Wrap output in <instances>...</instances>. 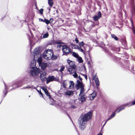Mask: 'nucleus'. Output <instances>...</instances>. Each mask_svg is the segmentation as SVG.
<instances>
[{
	"mask_svg": "<svg viewBox=\"0 0 135 135\" xmlns=\"http://www.w3.org/2000/svg\"><path fill=\"white\" fill-rule=\"evenodd\" d=\"M91 115V113L89 112L81 115L79 120V124L80 128L81 129L83 130L85 128L86 123L90 119Z\"/></svg>",
	"mask_w": 135,
	"mask_h": 135,
	"instance_id": "nucleus-1",
	"label": "nucleus"
},
{
	"mask_svg": "<svg viewBox=\"0 0 135 135\" xmlns=\"http://www.w3.org/2000/svg\"><path fill=\"white\" fill-rule=\"evenodd\" d=\"M34 56L35 59L37 60L39 66L41 67V69L43 70L45 69L48 66L49 64L47 63L46 62L42 63V59L40 53H37L36 55H35Z\"/></svg>",
	"mask_w": 135,
	"mask_h": 135,
	"instance_id": "nucleus-2",
	"label": "nucleus"
},
{
	"mask_svg": "<svg viewBox=\"0 0 135 135\" xmlns=\"http://www.w3.org/2000/svg\"><path fill=\"white\" fill-rule=\"evenodd\" d=\"M78 45L79 46L76 44H72L71 45V47L73 49L78 50L79 51L83 53L84 55H85L86 49L84 46V44L83 41L80 42Z\"/></svg>",
	"mask_w": 135,
	"mask_h": 135,
	"instance_id": "nucleus-3",
	"label": "nucleus"
},
{
	"mask_svg": "<svg viewBox=\"0 0 135 135\" xmlns=\"http://www.w3.org/2000/svg\"><path fill=\"white\" fill-rule=\"evenodd\" d=\"M53 54V51L51 49H48L45 50L43 55V57L47 60H50L52 58Z\"/></svg>",
	"mask_w": 135,
	"mask_h": 135,
	"instance_id": "nucleus-4",
	"label": "nucleus"
},
{
	"mask_svg": "<svg viewBox=\"0 0 135 135\" xmlns=\"http://www.w3.org/2000/svg\"><path fill=\"white\" fill-rule=\"evenodd\" d=\"M40 72L39 69L36 67H32L31 68L30 71V75L33 76H37L38 75Z\"/></svg>",
	"mask_w": 135,
	"mask_h": 135,
	"instance_id": "nucleus-5",
	"label": "nucleus"
},
{
	"mask_svg": "<svg viewBox=\"0 0 135 135\" xmlns=\"http://www.w3.org/2000/svg\"><path fill=\"white\" fill-rule=\"evenodd\" d=\"M37 53H40L39 51L37 50V49H35L33 53V56L34 60H33L31 62L30 65V68H31L32 67H34L36 65V61H37L36 60L34 57V55H36Z\"/></svg>",
	"mask_w": 135,
	"mask_h": 135,
	"instance_id": "nucleus-6",
	"label": "nucleus"
},
{
	"mask_svg": "<svg viewBox=\"0 0 135 135\" xmlns=\"http://www.w3.org/2000/svg\"><path fill=\"white\" fill-rule=\"evenodd\" d=\"M77 86L80 89V95L84 94L85 89L84 88V86L82 82L79 81L78 80H77Z\"/></svg>",
	"mask_w": 135,
	"mask_h": 135,
	"instance_id": "nucleus-7",
	"label": "nucleus"
},
{
	"mask_svg": "<svg viewBox=\"0 0 135 135\" xmlns=\"http://www.w3.org/2000/svg\"><path fill=\"white\" fill-rule=\"evenodd\" d=\"M62 50L63 52L66 54H68L70 52L69 47L66 45L62 46Z\"/></svg>",
	"mask_w": 135,
	"mask_h": 135,
	"instance_id": "nucleus-8",
	"label": "nucleus"
},
{
	"mask_svg": "<svg viewBox=\"0 0 135 135\" xmlns=\"http://www.w3.org/2000/svg\"><path fill=\"white\" fill-rule=\"evenodd\" d=\"M67 62L70 67L75 69L76 67V66L75 65L74 62L71 61L69 60H67Z\"/></svg>",
	"mask_w": 135,
	"mask_h": 135,
	"instance_id": "nucleus-9",
	"label": "nucleus"
},
{
	"mask_svg": "<svg viewBox=\"0 0 135 135\" xmlns=\"http://www.w3.org/2000/svg\"><path fill=\"white\" fill-rule=\"evenodd\" d=\"M46 73L45 72H42L40 74V78L42 81H45L46 79Z\"/></svg>",
	"mask_w": 135,
	"mask_h": 135,
	"instance_id": "nucleus-10",
	"label": "nucleus"
},
{
	"mask_svg": "<svg viewBox=\"0 0 135 135\" xmlns=\"http://www.w3.org/2000/svg\"><path fill=\"white\" fill-rule=\"evenodd\" d=\"M97 95V93L95 91H93V92L90 94L89 96V98L91 100H93Z\"/></svg>",
	"mask_w": 135,
	"mask_h": 135,
	"instance_id": "nucleus-11",
	"label": "nucleus"
},
{
	"mask_svg": "<svg viewBox=\"0 0 135 135\" xmlns=\"http://www.w3.org/2000/svg\"><path fill=\"white\" fill-rule=\"evenodd\" d=\"M80 98L79 100L82 102H84L86 100V96L84 94H79Z\"/></svg>",
	"mask_w": 135,
	"mask_h": 135,
	"instance_id": "nucleus-12",
	"label": "nucleus"
},
{
	"mask_svg": "<svg viewBox=\"0 0 135 135\" xmlns=\"http://www.w3.org/2000/svg\"><path fill=\"white\" fill-rule=\"evenodd\" d=\"M73 91L70 90H67L65 92V95L68 96L73 95Z\"/></svg>",
	"mask_w": 135,
	"mask_h": 135,
	"instance_id": "nucleus-13",
	"label": "nucleus"
},
{
	"mask_svg": "<svg viewBox=\"0 0 135 135\" xmlns=\"http://www.w3.org/2000/svg\"><path fill=\"white\" fill-rule=\"evenodd\" d=\"M54 79L55 78L53 76H49L47 79V83L53 81Z\"/></svg>",
	"mask_w": 135,
	"mask_h": 135,
	"instance_id": "nucleus-14",
	"label": "nucleus"
},
{
	"mask_svg": "<svg viewBox=\"0 0 135 135\" xmlns=\"http://www.w3.org/2000/svg\"><path fill=\"white\" fill-rule=\"evenodd\" d=\"M69 88L70 89H71L73 88L74 85V83L73 81H70L69 82Z\"/></svg>",
	"mask_w": 135,
	"mask_h": 135,
	"instance_id": "nucleus-15",
	"label": "nucleus"
},
{
	"mask_svg": "<svg viewBox=\"0 0 135 135\" xmlns=\"http://www.w3.org/2000/svg\"><path fill=\"white\" fill-rule=\"evenodd\" d=\"M135 105V100L133 102L132 104H130V103H128L125 104L124 105L125 106L128 105V106H132V105Z\"/></svg>",
	"mask_w": 135,
	"mask_h": 135,
	"instance_id": "nucleus-16",
	"label": "nucleus"
},
{
	"mask_svg": "<svg viewBox=\"0 0 135 135\" xmlns=\"http://www.w3.org/2000/svg\"><path fill=\"white\" fill-rule=\"evenodd\" d=\"M48 3L51 7L53 5V3L52 0H48Z\"/></svg>",
	"mask_w": 135,
	"mask_h": 135,
	"instance_id": "nucleus-17",
	"label": "nucleus"
},
{
	"mask_svg": "<svg viewBox=\"0 0 135 135\" xmlns=\"http://www.w3.org/2000/svg\"><path fill=\"white\" fill-rule=\"evenodd\" d=\"M72 55L74 56L77 58H78L79 57V56L78 53L74 52H73Z\"/></svg>",
	"mask_w": 135,
	"mask_h": 135,
	"instance_id": "nucleus-18",
	"label": "nucleus"
},
{
	"mask_svg": "<svg viewBox=\"0 0 135 135\" xmlns=\"http://www.w3.org/2000/svg\"><path fill=\"white\" fill-rule=\"evenodd\" d=\"M73 68H68V71L69 73H70L71 74H73V73L74 71L73 70Z\"/></svg>",
	"mask_w": 135,
	"mask_h": 135,
	"instance_id": "nucleus-19",
	"label": "nucleus"
},
{
	"mask_svg": "<svg viewBox=\"0 0 135 135\" xmlns=\"http://www.w3.org/2000/svg\"><path fill=\"white\" fill-rule=\"evenodd\" d=\"M94 80L96 84V85H99V81L98 79L97 78H94Z\"/></svg>",
	"mask_w": 135,
	"mask_h": 135,
	"instance_id": "nucleus-20",
	"label": "nucleus"
},
{
	"mask_svg": "<svg viewBox=\"0 0 135 135\" xmlns=\"http://www.w3.org/2000/svg\"><path fill=\"white\" fill-rule=\"evenodd\" d=\"M67 85V83L65 81H63V86L64 88H65Z\"/></svg>",
	"mask_w": 135,
	"mask_h": 135,
	"instance_id": "nucleus-21",
	"label": "nucleus"
},
{
	"mask_svg": "<svg viewBox=\"0 0 135 135\" xmlns=\"http://www.w3.org/2000/svg\"><path fill=\"white\" fill-rule=\"evenodd\" d=\"M65 67L64 66H62L61 67V68L58 71L60 72H61L62 71H63Z\"/></svg>",
	"mask_w": 135,
	"mask_h": 135,
	"instance_id": "nucleus-22",
	"label": "nucleus"
},
{
	"mask_svg": "<svg viewBox=\"0 0 135 135\" xmlns=\"http://www.w3.org/2000/svg\"><path fill=\"white\" fill-rule=\"evenodd\" d=\"M49 36V34L47 33L45 34L43 36V38H46L48 37Z\"/></svg>",
	"mask_w": 135,
	"mask_h": 135,
	"instance_id": "nucleus-23",
	"label": "nucleus"
},
{
	"mask_svg": "<svg viewBox=\"0 0 135 135\" xmlns=\"http://www.w3.org/2000/svg\"><path fill=\"white\" fill-rule=\"evenodd\" d=\"M99 18L97 16H95L93 17L94 20L95 21H97Z\"/></svg>",
	"mask_w": 135,
	"mask_h": 135,
	"instance_id": "nucleus-24",
	"label": "nucleus"
},
{
	"mask_svg": "<svg viewBox=\"0 0 135 135\" xmlns=\"http://www.w3.org/2000/svg\"><path fill=\"white\" fill-rule=\"evenodd\" d=\"M57 56L55 55L54 56L53 55V56H52L51 59H52V60H55L57 59Z\"/></svg>",
	"mask_w": 135,
	"mask_h": 135,
	"instance_id": "nucleus-25",
	"label": "nucleus"
},
{
	"mask_svg": "<svg viewBox=\"0 0 135 135\" xmlns=\"http://www.w3.org/2000/svg\"><path fill=\"white\" fill-rule=\"evenodd\" d=\"M73 76L75 78L78 77V75L76 72H74V74L73 75Z\"/></svg>",
	"mask_w": 135,
	"mask_h": 135,
	"instance_id": "nucleus-26",
	"label": "nucleus"
},
{
	"mask_svg": "<svg viewBox=\"0 0 135 135\" xmlns=\"http://www.w3.org/2000/svg\"><path fill=\"white\" fill-rule=\"evenodd\" d=\"M111 36L112 37L114 38L115 40H118V38L114 35L112 34L111 35Z\"/></svg>",
	"mask_w": 135,
	"mask_h": 135,
	"instance_id": "nucleus-27",
	"label": "nucleus"
},
{
	"mask_svg": "<svg viewBox=\"0 0 135 135\" xmlns=\"http://www.w3.org/2000/svg\"><path fill=\"white\" fill-rule=\"evenodd\" d=\"M77 58L79 60V62H81L83 61V60H82V58L81 57L79 56Z\"/></svg>",
	"mask_w": 135,
	"mask_h": 135,
	"instance_id": "nucleus-28",
	"label": "nucleus"
},
{
	"mask_svg": "<svg viewBox=\"0 0 135 135\" xmlns=\"http://www.w3.org/2000/svg\"><path fill=\"white\" fill-rule=\"evenodd\" d=\"M37 91L38 92V93H39L40 94L41 96H40V97H42L44 98L43 94L41 92V91H40L38 90H37Z\"/></svg>",
	"mask_w": 135,
	"mask_h": 135,
	"instance_id": "nucleus-29",
	"label": "nucleus"
},
{
	"mask_svg": "<svg viewBox=\"0 0 135 135\" xmlns=\"http://www.w3.org/2000/svg\"><path fill=\"white\" fill-rule=\"evenodd\" d=\"M41 88L44 91V92H46L47 91L45 87H42Z\"/></svg>",
	"mask_w": 135,
	"mask_h": 135,
	"instance_id": "nucleus-30",
	"label": "nucleus"
},
{
	"mask_svg": "<svg viewBox=\"0 0 135 135\" xmlns=\"http://www.w3.org/2000/svg\"><path fill=\"white\" fill-rule=\"evenodd\" d=\"M58 44V45L57 46V48H60L61 47V46L62 47V45H61V44L60 43H57Z\"/></svg>",
	"mask_w": 135,
	"mask_h": 135,
	"instance_id": "nucleus-31",
	"label": "nucleus"
},
{
	"mask_svg": "<svg viewBox=\"0 0 135 135\" xmlns=\"http://www.w3.org/2000/svg\"><path fill=\"white\" fill-rule=\"evenodd\" d=\"M45 94H46V95L47 96L49 97V98H50L51 97H50V94L48 92V91H46V92H45Z\"/></svg>",
	"mask_w": 135,
	"mask_h": 135,
	"instance_id": "nucleus-32",
	"label": "nucleus"
},
{
	"mask_svg": "<svg viewBox=\"0 0 135 135\" xmlns=\"http://www.w3.org/2000/svg\"><path fill=\"white\" fill-rule=\"evenodd\" d=\"M44 22H45L47 24H49L50 22L49 21L46 19L44 20Z\"/></svg>",
	"mask_w": 135,
	"mask_h": 135,
	"instance_id": "nucleus-33",
	"label": "nucleus"
},
{
	"mask_svg": "<svg viewBox=\"0 0 135 135\" xmlns=\"http://www.w3.org/2000/svg\"><path fill=\"white\" fill-rule=\"evenodd\" d=\"M115 115V112H113L110 117L111 118H113Z\"/></svg>",
	"mask_w": 135,
	"mask_h": 135,
	"instance_id": "nucleus-34",
	"label": "nucleus"
},
{
	"mask_svg": "<svg viewBox=\"0 0 135 135\" xmlns=\"http://www.w3.org/2000/svg\"><path fill=\"white\" fill-rule=\"evenodd\" d=\"M98 17L100 18L101 16V14L100 12H99L98 14Z\"/></svg>",
	"mask_w": 135,
	"mask_h": 135,
	"instance_id": "nucleus-35",
	"label": "nucleus"
},
{
	"mask_svg": "<svg viewBox=\"0 0 135 135\" xmlns=\"http://www.w3.org/2000/svg\"><path fill=\"white\" fill-rule=\"evenodd\" d=\"M124 108V107H122V108H121L120 109L118 110V113L120 111H121L122 110H123Z\"/></svg>",
	"mask_w": 135,
	"mask_h": 135,
	"instance_id": "nucleus-36",
	"label": "nucleus"
},
{
	"mask_svg": "<svg viewBox=\"0 0 135 135\" xmlns=\"http://www.w3.org/2000/svg\"><path fill=\"white\" fill-rule=\"evenodd\" d=\"M43 9H41L39 10V12L41 14H42L43 13Z\"/></svg>",
	"mask_w": 135,
	"mask_h": 135,
	"instance_id": "nucleus-37",
	"label": "nucleus"
},
{
	"mask_svg": "<svg viewBox=\"0 0 135 135\" xmlns=\"http://www.w3.org/2000/svg\"><path fill=\"white\" fill-rule=\"evenodd\" d=\"M75 41H76V43L78 44L79 42V40H78V38H76L75 40Z\"/></svg>",
	"mask_w": 135,
	"mask_h": 135,
	"instance_id": "nucleus-38",
	"label": "nucleus"
},
{
	"mask_svg": "<svg viewBox=\"0 0 135 135\" xmlns=\"http://www.w3.org/2000/svg\"><path fill=\"white\" fill-rule=\"evenodd\" d=\"M76 107L74 105H72L71 106V108H76Z\"/></svg>",
	"mask_w": 135,
	"mask_h": 135,
	"instance_id": "nucleus-39",
	"label": "nucleus"
},
{
	"mask_svg": "<svg viewBox=\"0 0 135 135\" xmlns=\"http://www.w3.org/2000/svg\"><path fill=\"white\" fill-rule=\"evenodd\" d=\"M79 79L80 80V81H80L82 82L81 81H82V78L80 76H79Z\"/></svg>",
	"mask_w": 135,
	"mask_h": 135,
	"instance_id": "nucleus-40",
	"label": "nucleus"
},
{
	"mask_svg": "<svg viewBox=\"0 0 135 135\" xmlns=\"http://www.w3.org/2000/svg\"><path fill=\"white\" fill-rule=\"evenodd\" d=\"M112 118H111L110 117L109 118H108L107 119V120L106 121L107 122L108 121V120H109L111 119Z\"/></svg>",
	"mask_w": 135,
	"mask_h": 135,
	"instance_id": "nucleus-41",
	"label": "nucleus"
},
{
	"mask_svg": "<svg viewBox=\"0 0 135 135\" xmlns=\"http://www.w3.org/2000/svg\"><path fill=\"white\" fill-rule=\"evenodd\" d=\"M84 76H85V78L86 79V80L87 79V77L85 75H84Z\"/></svg>",
	"mask_w": 135,
	"mask_h": 135,
	"instance_id": "nucleus-42",
	"label": "nucleus"
},
{
	"mask_svg": "<svg viewBox=\"0 0 135 135\" xmlns=\"http://www.w3.org/2000/svg\"><path fill=\"white\" fill-rule=\"evenodd\" d=\"M133 33L135 34V30L133 29Z\"/></svg>",
	"mask_w": 135,
	"mask_h": 135,
	"instance_id": "nucleus-43",
	"label": "nucleus"
},
{
	"mask_svg": "<svg viewBox=\"0 0 135 135\" xmlns=\"http://www.w3.org/2000/svg\"><path fill=\"white\" fill-rule=\"evenodd\" d=\"M102 135V134L101 133H99L97 135Z\"/></svg>",
	"mask_w": 135,
	"mask_h": 135,
	"instance_id": "nucleus-44",
	"label": "nucleus"
},
{
	"mask_svg": "<svg viewBox=\"0 0 135 135\" xmlns=\"http://www.w3.org/2000/svg\"><path fill=\"white\" fill-rule=\"evenodd\" d=\"M39 21H42V20L41 19H39Z\"/></svg>",
	"mask_w": 135,
	"mask_h": 135,
	"instance_id": "nucleus-45",
	"label": "nucleus"
},
{
	"mask_svg": "<svg viewBox=\"0 0 135 135\" xmlns=\"http://www.w3.org/2000/svg\"><path fill=\"white\" fill-rule=\"evenodd\" d=\"M48 9H49V12H50V10H51V8H49Z\"/></svg>",
	"mask_w": 135,
	"mask_h": 135,
	"instance_id": "nucleus-46",
	"label": "nucleus"
},
{
	"mask_svg": "<svg viewBox=\"0 0 135 135\" xmlns=\"http://www.w3.org/2000/svg\"><path fill=\"white\" fill-rule=\"evenodd\" d=\"M53 19L52 18H51L50 19V21H53Z\"/></svg>",
	"mask_w": 135,
	"mask_h": 135,
	"instance_id": "nucleus-47",
	"label": "nucleus"
},
{
	"mask_svg": "<svg viewBox=\"0 0 135 135\" xmlns=\"http://www.w3.org/2000/svg\"><path fill=\"white\" fill-rule=\"evenodd\" d=\"M26 88H31L29 86H27V87H26Z\"/></svg>",
	"mask_w": 135,
	"mask_h": 135,
	"instance_id": "nucleus-48",
	"label": "nucleus"
},
{
	"mask_svg": "<svg viewBox=\"0 0 135 135\" xmlns=\"http://www.w3.org/2000/svg\"><path fill=\"white\" fill-rule=\"evenodd\" d=\"M107 122V121H106L105 122V123H104V125L105 124H106V123Z\"/></svg>",
	"mask_w": 135,
	"mask_h": 135,
	"instance_id": "nucleus-49",
	"label": "nucleus"
},
{
	"mask_svg": "<svg viewBox=\"0 0 135 135\" xmlns=\"http://www.w3.org/2000/svg\"><path fill=\"white\" fill-rule=\"evenodd\" d=\"M118 109H117L115 111H116Z\"/></svg>",
	"mask_w": 135,
	"mask_h": 135,
	"instance_id": "nucleus-50",
	"label": "nucleus"
},
{
	"mask_svg": "<svg viewBox=\"0 0 135 135\" xmlns=\"http://www.w3.org/2000/svg\"><path fill=\"white\" fill-rule=\"evenodd\" d=\"M51 105H53V104H51Z\"/></svg>",
	"mask_w": 135,
	"mask_h": 135,
	"instance_id": "nucleus-51",
	"label": "nucleus"
},
{
	"mask_svg": "<svg viewBox=\"0 0 135 135\" xmlns=\"http://www.w3.org/2000/svg\"><path fill=\"white\" fill-rule=\"evenodd\" d=\"M48 29H49V28H48Z\"/></svg>",
	"mask_w": 135,
	"mask_h": 135,
	"instance_id": "nucleus-52",
	"label": "nucleus"
}]
</instances>
